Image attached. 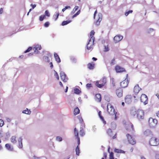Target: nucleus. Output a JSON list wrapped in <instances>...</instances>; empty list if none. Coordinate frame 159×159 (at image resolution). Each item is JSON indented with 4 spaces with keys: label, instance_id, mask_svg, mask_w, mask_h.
I'll return each instance as SVG.
<instances>
[{
    "label": "nucleus",
    "instance_id": "5701e85b",
    "mask_svg": "<svg viewBox=\"0 0 159 159\" xmlns=\"http://www.w3.org/2000/svg\"><path fill=\"white\" fill-rule=\"evenodd\" d=\"M41 48H42L40 45H37L33 48V49L34 51V52L38 53L39 52L38 50H40Z\"/></svg>",
    "mask_w": 159,
    "mask_h": 159
},
{
    "label": "nucleus",
    "instance_id": "052dcab7",
    "mask_svg": "<svg viewBox=\"0 0 159 159\" xmlns=\"http://www.w3.org/2000/svg\"><path fill=\"white\" fill-rule=\"evenodd\" d=\"M140 159H146V158L143 156H141L140 157Z\"/></svg>",
    "mask_w": 159,
    "mask_h": 159
},
{
    "label": "nucleus",
    "instance_id": "603ef678",
    "mask_svg": "<svg viewBox=\"0 0 159 159\" xmlns=\"http://www.w3.org/2000/svg\"><path fill=\"white\" fill-rule=\"evenodd\" d=\"M45 16H47L49 17L50 16V14L49 13L48 11L47 10H46L45 11Z\"/></svg>",
    "mask_w": 159,
    "mask_h": 159
},
{
    "label": "nucleus",
    "instance_id": "338daca9",
    "mask_svg": "<svg viewBox=\"0 0 159 159\" xmlns=\"http://www.w3.org/2000/svg\"><path fill=\"white\" fill-rule=\"evenodd\" d=\"M156 96H157L158 98L159 99V94L158 93H157L156 94Z\"/></svg>",
    "mask_w": 159,
    "mask_h": 159
},
{
    "label": "nucleus",
    "instance_id": "bb28decb",
    "mask_svg": "<svg viewBox=\"0 0 159 159\" xmlns=\"http://www.w3.org/2000/svg\"><path fill=\"white\" fill-rule=\"evenodd\" d=\"M80 112L79 109L78 107H76L74 109V114L75 115H76L79 114Z\"/></svg>",
    "mask_w": 159,
    "mask_h": 159
},
{
    "label": "nucleus",
    "instance_id": "a18cd8bd",
    "mask_svg": "<svg viewBox=\"0 0 159 159\" xmlns=\"http://www.w3.org/2000/svg\"><path fill=\"white\" fill-rule=\"evenodd\" d=\"M115 58L113 59L110 63V64L111 65H114L115 64Z\"/></svg>",
    "mask_w": 159,
    "mask_h": 159
},
{
    "label": "nucleus",
    "instance_id": "423d86ee",
    "mask_svg": "<svg viewBox=\"0 0 159 159\" xmlns=\"http://www.w3.org/2000/svg\"><path fill=\"white\" fill-rule=\"evenodd\" d=\"M106 82V79L105 78H103L100 80L96 81L95 84L98 88H101L104 86Z\"/></svg>",
    "mask_w": 159,
    "mask_h": 159
},
{
    "label": "nucleus",
    "instance_id": "0e129e2a",
    "mask_svg": "<svg viewBox=\"0 0 159 159\" xmlns=\"http://www.w3.org/2000/svg\"><path fill=\"white\" fill-rule=\"evenodd\" d=\"M50 67L51 68H52L53 67V64L52 62H51L50 63Z\"/></svg>",
    "mask_w": 159,
    "mask_h": 159
},
{
    "label": "nucleus",
    "instance_id": "72a5a7b5",
    "mask_svg": "<svg viewBox=\"0 0 159 159\" xmlns=\"http://www.w3.org/2000/svg\"><path fill=\"white\" fill-rule=\"evenodd\" d=\"M59 15V13L58 12L56 14H54L53 15V18L55 20H56L58 18V16Z\"/></svg>",
    "mask_w": 159,
    "mask_h": 159
},
{
    "label": "nucleus",
    "instance_id": "13d9d810",
    "mask_svg": "<svg viewBox=\"0 0 159 159\" xmlns=\"http://www.w3.org/2000/svg\"><path fill=\"white\" fill-rule=\"evenodd\" d=\"M30 6L32 7V9H34L36 7V5L35 4L33 5L32 4H31Z\"/></svg>",
    "mask_w": 159,
    "mask_h": 159
},
{
    "label": "nucleus",
    "instance_id": "de8ad7c7",
    "mask_svg": "<svg viewBox=\"0 0 159 159\" xmlns=\"http://www.w3.org/2000/svg\"><path fill=\"white\" fill-rule=\"evenodd\" d=\"M49 25V23L48 22H46L44 24V26L45 27H48Z\"/></svg>",
    "mask_w": 159,
    "mask_h": 159
},
{
    "label": "nucleus",
    "instance_id": "e2e57ef3",
    "mask_svg": "<svg viewBox=\"0 0 159 159\" xmlns=\"http://www.w3.org/2000/svg\"><path fill=\"white\" fill-rule=\"evenodd\" d=\"M3 12V9L1 8L0 9V14H2Z\"/></svg>",
    "mask_w": 159,
    "mask_h": 159
},
{
    "label": "nucleus",
    "instance_id": "2eb2a0df",
    "mask_svg": "<svg viewBox=\"0 0 159 159\" xmlns=\"http://www.w3.org/2000/svg\"><path fill=\"white\" fill-rule=\"evenodd\" d=\"M122 36L120 35H117L114 38V40L115 43H117L120 42L123 39Z\"/></svg>",
    "mask_w": 159,
    "mask_h": 159
},
{
    "label": "nucleus",
    "instance_id": "393cba45",
    "mask_svg": "<svg viewBox=\"0 0 159 159\" xmlns=\"http://www.w3.org/2000/svg\"><path fill=\"white\" fill-rule=\"evenodd\" d=\"M114 152H116L119 153H123L125 154V152L124 151L121 150L120 149H118L117 148H115L114 149Z\"/></svg>",
    "mask_w": 159,
    "mask_h": 159
},
{
    "label": "nucleus",
    "instance_id": "b1692460",
    "mask_svg": "<svg viewBox=\"0 0 159 159\" xmlns=\"http://www.w3.org/2000/svg\"><path fill=\"white\" fill-rule=\"evenodd\" d=\"M54 55L56 61L58 63H60L61 62V60L59 56L56 53H54Z\"/></svg>",
    "mask_w": 159,
    "mask_h": 159
},
{
    "label": "nucleus",
    "instance_id": "4468645a",
    "mask_svg": "<svg viewBox=\"0 0 159 159\" xmlns=\"http://www.w3.org/2000/svg\"><path fill=\"white\" fill-rule=\"evenodd\" d=\"M129 83V81L128 80H125L120 83V85L121 88H125L126 87Z\"/></svg>",
    "mask_w": 159,
    "mask_h": 159
},
{
    "label": "nucleus",
    "instance_id": "ea45409f",
    "mask_svg": "<svg viewBox=\"0 0 159 159\" xmlns=\"http://www.w3.org/2000/svg\"><path fill=\"white\" fill-rule=\"evenodd\" d=\"M45 18V15H41L39 17V20L40 21H42Z\"/></svg>",
    "mask_w": 159,
    "mask_h": 159
},
{
    "label": "nucleus",
    "instance_id": "ddd939ff",
    "mask_svg": "<svg viewBox=\"0 0 159 159\" xmlns=\"http://www.w3.org/2000/svg\"><path fill=\"white\" fill-rule=\"evenodd\" d=\"M115 69L116 72L117 73H120L125 71V69L119 66H116L115 67Z\"/></svg>",
    "mask_w": 159,
    "mask_h": 159
},
{
    "label": "nucleus",
    "instance_id": "9b49d317",
    "mask_svg": "<svg viewBox=\"0 0 159 159\" xmlns=\"http://www.w3.org/2000/svg\"><path fill=\"white\" fill-rule=\"evenodd\" d=\"M132 97L130 95H127L125 97V101L126 103L128 104L130 103L132 101Z\"/></svg>",
    "mask_w": 159,
    "mask_h": 159
},
{
    "label": "nucleus",
    "instance_id": "7c9ffc66",
    "mask_svg": "<svg viewBox=\"0 0 159 159\" xmlns=\"http://www.w3.org/2000/svg\"><path fill=\"white\" fill-rule=\"evenodd\" d=\"M85 134V133L84 132V130L83 129H80V135L81 136V137H83Z\"/></svg>",
    "mask_w": 159,
    "mask_h": 159
},
{
    "label": "nucleus",
    "instance_id": "f8f14e48",
    "mask_svg": "<svg viewBox=\"0 0 159 159\" xmlns=\"http://www.w3.org/2000/svg\"><path fill=\"white\" fill-rule=\"evenodd\" d=\"M116 93L118 97L120 98L123 96V90L121 88H119L116 89Z\"/></svg>",
    "mask_w": 159,
    "mask_h": 159
},
{
    "label": "nucleus",
    "instance_id": "c9c22d12",
    "mask_svg": "<svg viewBox=\"0 0 159 159\" xmlns=\"http://www.w3.org/2000/svg\"><path fill=\"white\" fill-rule=\"evenodd\" d=\"M80 10H79L76 13H75L74 15H73L72 16V18H73L74 17H76L77 16H78V15L80 14Z\"/></svg>",
    "mask_w": 159,
    "mask_h": 159
},
{
    "label": "nucleus",
    "instance_id": "8fccbe9b",
    "mask_svg": "<svg viewBox=\"0 0 159 159\" xmlns=\"http://www.w3.org/2000/svg\"><path fill=\"white\" fill-rule=\"evenodd\" d=\"M70 6H66L64 8L62 9V11L63 12H64L66 9H70Z\"/></svg>",
    "mask_w": 159,
    "mask_h": 159
},
{
    "label": "nucleus",
    "instance_id": "864d4df0",
    "mask_svg": "<svg viewBox=\"0 0 159 159\" xmlns=\"http://www.w3.org/2000/svg\"><path fill=\"white\" fill-rule=\"evenodd\" d=\"M54 75L57 78V80H59V75H58L57 73L55 71V73L54 74Z\"/></svg>",
    "mask_w": 159,
    "mask_h": 159
},
{
    "label": "nucleus",
    "instance_id": "774afa93",
    "mask_svg": "<svg viewBox=\"0 0 159 159\" xmlns=\"http://www.w3.org/2000/svg\"><path fill=\"white\" fill-rule=\"evenodd\" d=\"M68 89V87L67 86H66V89L65 90V92L66 93L67 92Z\"/></svg>",
    "mask_w": 159,
    "mask_h": 159
},
{
    "label": "nucleus",
    "instance_id": "c756f323",
    "mask_svg": "<svg viewBox=\"0 0 159 159\" xmlns=\"http://www.w3.org/2000/svg\"><path fill=\"white\" fill-rule=\"evenodd\" d=\"M22 113L26 114H30L31 111L30 110H29L27 108H26V110L23 111Z\"/></svg>",
    "mask_w": 159,
    "mask_h": 159
},
{
    "label": "nucleus",
    "instance_id": "f3484780",
    "mask_svg": "<svg viewBox=\"0 0 159 159\" xmlns=\"http://www.w3.org/2000/svg\"><path fill=\"white\" fill-rule=\"evenodd\" d=\"M141 90V88L139 87L138 84H136L134 87V92L136 94H137L140 90Z\"/></svg>",
    "mask_w": 159,
    "mask_h": 159
},
{
    "label": "nucleus",
    "instance_id": "1a4fd4ad",
    "mask_svg": "<svg viewBox=\"0 0 159 159\" xmlns=\"http://www.w3.org/2000/svg\"><path fill=\"white\" fill-rule=\"evenodd\" d=\"M106 133L109 137H111L112 139H114L116 138V133L114 135H113L112 131L110 128L107 130Z\"/></svg>",
    "mask_w": 159,
    "mask_h": 159
},
{
    "label": "nucleus",
    "instance_id": "cd10ccee",
    "mask_svg": "<svg viewBox=\"0 0 159 159\" xmlns=\"http://www.w3.org/2000/svg\"><path fill=\"white\" fill-rule=\"evenodd\" d=\"M94 39H93V37L90 38L88 43L90 44L91 45H93L94 44Z\"/></svg>",
    "mask_w": 159,
    "mask_h": 159
},
{
    "label": "nucleus",
    "instance_id": "5fc2aeb1",
    "mask_svg": "<svg viewBox=\"0 0 159 159\" xmlns=\"http://www.w3.org/2000/svg\"><path fill=\"white\" fill-rule=\"evenodd\" d=\"M87 88L89 89L92 87V84H87L86 85Z\"/></svg>",
    "mask_w": 159,
    "mask_h": 159
},
{
    "label": "nucleus",
    "instance_id": "39448f33",
    "mask_svg": "<svg viewBox=\"0 0 159 159\" xmlns=\"http://www.w3.org/2000/svg\"><path fill=\"white\" fill-rule=\"evenodd\" d=\"M125 129L127 132L131 134L134 132L133 125L131 122L128 123L125 125Z\"/></svg>",
    "mask_w": 159,
    "mask_h": 159
},
{
    "label": "nucleus",
    "instance_id": "6ab92c4d",
    "mask_svg": "<svg viewBox=\"0 0 159 159\" xmlns=\"http://www.w3.org/2000/svg\"><path fill=\"white\" fill-rule=\"evenodd\" d=\"M95 100L98 102H100L102 100L101 95L100 93L96 94L95 97Z\"/></svg>",
    "mask_w": 159,
    "mask_h": 159
},
{
    "label": "nucleus",
    "instance_id": "79ce46f5",
    "mask_svg": "<svg viewBox=\"0 0 159 159\" xmlns=\"http://www.w3.org/2000/svg\"><path fill=\"white\" fill-rule=\"evenodd\" d=\"M78 8H79L78 6H75L74 7V9H73L72 12L73 13H74L76 11L78 10Z\"/></svg>",
    "mask_w": 159,
    "mask_h": 159
},
{
    "label": "nucleus",
    "instance_id": "4d7b16f0",
    "mask_svg": "<svg viewBox=\"0 0 159 159\" xmlns=\"http://www.w3.org/2000/svg\"><path fill=\"white\" fill-rule=\"evenodd\" d=\"M107 157V154L106 152H104L103 153V157L104 159H106Z\"/></svg>",
    "mask_w": 159,
    "mask_h": 159
},
{
    "label": "nucleus",
    "instance_id": "9d476101",
    "mask_svg": "<svg viewBox=\"0 0 159 159\" xmlns=\"http://www.w3.org/2000/svg\"><path fill=\"white\" fill-rule=\"evenodd\" d=\"M140 100L141 102L143 103L145 105L148 103V98L146 95L142 94L140 97Z\"/></svg>",
    "mask_w": 159,
    "mask_h": 159
},
{
    "label": "nucleus",
    "instance_id": "58836bf2",
    "mask_svg": "<svg viewBox=\"0 0 159 159\" xmlns=\"http://www.w3.org/2000/svg\"><path fill=\"white\" fill-rule=\"evenodd\" d=\"M109 159H114V153L112 152H110V154L109 155Z\"/></svg>",
    "mask_w": 159,
    "mask_h": 159
},
{
    "label": "nucleus",
    "instance_id": "4c0bfd02",
    "mask_svg": "<svg viewBox=\"0 0 159 159\" xmlns=\"http://www.w3.org/2000/svg\"><path fill=\"white\" fill-rule=\"evenodd\" d=\"M74 93L76 94H79L80 93V91L77 88H75L74 89Z\"/></svg>",
    "mask_w": 159,
    "mask_h": 159
},
{
    "label": "nucleus",
    "instance_id": "473e14b6",
    "mask_svg": "<svg viewBox=\"0 0 159 159\" xmlns=\"http://www.w3.org/2000/svg\"><path fill=\"white\" fill-rule=\"evenodd\" d=\"M16 136H12L11 139V142L13 143H16Z\"/></svg>",
    "mask_w": 159,
    "mask_h": 159
},
{
    "label": "nucleus",
    "instance_id": "69168bd1",
    "mask_svg": "<svg viewBox=\"0 0 159 159\" xmlns=\"http://www.w3.org/2000/svg\"><path fill=\"white\" fill-rule=\"evenodd\" d=\"M156 159H159V155H157L156 156Z\"/></svg>",
    "mask_w": 159,
    "mask_h": 159
},
{
    "label": "nucleus",
    "instance_id": "20e7f679",
    "mask_svg": "<svg viewBox=\"0 0 159 159\" xmlns=\"http://www.w3.org/2000/svg\"><path fill=\"white\" fill-rule=\"evenodd\" d=\"M149 144L151 146H157L159 144V139L155 136L152 137L149 139Z\"/></svg>",
    "mask_w": 159,
    "mask_h": 159
},
{
    "label": "nucleus",
    "instance_id": "0eeeda50",
    "mask_svg": "<svg viewBox=\"0 0 159 159\" xmlns=\"http://www.w3.org/2000/svg\"><path fill=\"white\" fill-rule=\"evenodd\" d=\"M128 141L129 143L132 145H134L136 143L135 139L130 134H127L126 135Z\"/></svg>",
    "mask_w": 159,
    "mask_h": 159
},
{
    "label": "nucleus",
    "instance_id": "aec40b11",
    "mask_svg": "<svg viewBox=\"0 0 159 159\" xmlns=\"http://www.w3.org/2000/svg\"><path fill=\"white\" fill-rule=\"evenodd\" d=\"M143 135L145 137H149L152 135V132L149 130H146L143 132Z\"/></svg>",
    "mask_w": 159,
    "mask_h": 159
},
{
    "label": "nucleus",
    "instance_id": "412c9836",
    "mask_svg": "<svg viewBox=\"0 0 159 159\" xmlns=\"http://www.w3.org/2000/svg\"><path fill=\"white\" fill-rule=\"evenodd\" d=\"M97 19H98L96 21L95 24L96 25H98L100 24V22L102 20V15L99 14L98 15V17Z\"/></svg>",
    "mask_w": 159,
    "mask_h": 159
},
{
    "label": "nucleus",
    "instance_id": "a19ab883",
    "mask_svg": "<svg viewBox=\"0 0 159 159\" xmlns=\"http://www.w3.org/2000/svg\"><path fill=\"white\" fill-rule=\"evenodd\" d=\"M109 50L108 45L105 46L104 47V52H107Z\"/></svg>",
    "mask_w": 159,
    "mask_h": 159
},
{
    "label": "nucleus",
    "instance_id": "a211bd4d",
    "mask_svg": "<svg viewBox=\"0 0 159 159\" xmlns=\"http://www.w3.org/2000/svg\"><path fill=\"white\" fill-rule=\"evenodd\" d=\"M95 64L93 62L89 63L87 65L88 68L90 70H93L94 69L95 67Z\"/></svg>",
    "mask_w": 159,
    "mask_h": 159
},
{
    "label": "nucleus",
    "instance_id": "09e8293b",
    "mask_svg": "<svg viewBox=\"0 0 159 159\" xmlns=\"http://www.w3.org/2000/svg\"><path fill=\"white\" fill-rule=\"evenodd\" d=\"M32 48L31 47H29L24 52L25 53L30 52L32 49Z\"/></svg>",
    "mask_w": 159,
    "mask_h": 159
},
{
    "label": "nucleus",
    "instance_id": "f03ea898",
    "mask_svg": "<svg viewBox=\"0 0 159 159\" xmlns=\"http://www.w3.org/2000/svg\"><path fill=\"white\" fill-rule=\"evenodd\" d=\"M132 115H136L138 119L139 120H142L144 119V111L140 109H138L134 112H132Z\"/></svg>",
    "mask_w": 159,
    "mask_h": 159
},
{
    "label": "nucleus",
    "instance_id": "f704fd0d",
    "mask_svg": "<svg viewBox=\"0 0 159 159\" xmlns=\"http://www.w3.org/2000/svg\"><path fill=\"white\" fill-rule=\"evenodd\" d=\"M70 22V20L64 21L62 23L61 25L63 26L66 25L67 24L69 23Z\"/></svg>",
    "mask_w": 159,
    "mask_h": 159
},
{
    "label": "nucleus",
    "instance_id": "f257e3e1",
    "mask_svg": "<svg viewBox=\"0 0 159 159\" xmlns=\"http://www.w3.org/2000/svg\"><path fill=\"white\" fill-rule=\"evenodd\" d=\"M74 135L75 139L77 140L78 145L75 148V152L77 155H79L80 153V148L79 147L80 143V138L79 136V134L76 128L74 129Z\"/></svg>",
    "mask_w": 159,
    "mask_h": 159
},
{
    "label": "nucleus",
    "instance_id": "49530a36",
    "mask_svg": "<svg viewBox=\"0 0 159 159\" xmlns=\"http://www.w3.org/2000/svg\"><path fill=\"white\" fill-rule=\"evenodd\" d=\"M132 10H129L127 12H126L125 13V16H127L129 14L132 13Z\"/></svg>",
    "mask_w": 159,
    "mask_h": 159
},
{
    "label": "nucleus",
    "instance_id": "c85d7f7f",
    "mask_svg": "<svg viewBox=\"0 0 159 159\" xmlns=\"http://www.w3.org/2000/svg\"><path fill=\"white\" fill-rule=\"evenodd\" d=\"M93 45H91L90 44L88 43L87 45V48L88 50H92L93 49Z\"/></svg>",
    "mask_w": 159,
    "mask_h": 159
},
{
    "label": "nucleus",
    "instance_id": "a878e982",
    "mask_svg": "<svg viewBox=\"0 0 159 159\" xmlns=\"http://www.w3.org/2000/svg\"><path fill=\"white\" fill-rule=\"evenodd\" d=\"M5 147L6 148L9 150L12 151L13 149V148L9 144H6L5 145Z\"/></svg>",
    "mask_w": 159,
    "mask_h": 159
},
{
    "label": "nucleus",
    "instance_id": "6e6d98bb",
    "mask_svg": "<svg viewBox=\"0 0 159 159\" xmlns=\"http://www.w3.org/2000/svg\"><path fill=\"white\" fill-rule=\"evenodd\" d=\"M79 119L80 121V122L82 123L83 122V120L82 118L81 117H79Z\"/></svg>",
    "mask_w": 159,
    "mask_h": 159
},
{
    "label": "nucleus",
    "instance_id": "bf43d9fd",
    "mask_svg": "<svg viewBox=\"0 0 159 159\" xmlns=\"http://www.w3.org/2000/svg\"><path fill=\"white\" fill-rule=\"evenodd\" d=\"M97 10H96L95 11L94 13V19H95V15L97 14Z\"/></svg>",
    "mask_w": 159,
    "mask_h": 159
},
{
    "label": "nucleus",
    "instance_id": "c03bdc74",
    "mask_svg": "<svg viewBox=\"0 0 159 159\" xmlns=\"http://www.w3.org/2000/svg\"><path fill=\"white\" fill-rule=\"evenodd\" d=\"M22 139H21V138H20L18 140L19 141V142L20 143V142H21V144L20 145H19L20 146V148H22Z\"/></svg>",
    "mask_w": 159,
    "mask_h": 159
},
{
    "label": "nucleus",
    "instance_id": "dca6fc26",
    "mask_svg": "<svg viewBox=\"0 0 159 159\" xmlns=\"http://www.w3.org/2000/svg\"><path fill=\"white\" fill-rule=\"evenodd\" d=\"M61 79L64 82H67L68 79L66 77V74L63 72H61L60 74Z\"/></svg>",
    "mask_w": 159,
    "mask_h": 159
},
{
    "label": "nucleus",
    "instance_id": "37998d69",
    "mask_svg": "<svg viewBox=\"0 0 159 159\" xmlns=\"http://www.w3.org/2000/svg\"><path fill=\"white\" fill-rule=\"evenodd\" d=\"M56 140L59 142L61 141L62 140L61 137L59 136H57L56 137Z\"/></svg>",
    "mask_w": 159,
    "mask_h": 159
},
{
    "label": "nucleus",
    "instance_id": "3c124183",
    "mask_svg": "<svg viewBox=\"0 0 159 159\" xmlns=\"http://www.w3.org/2000/svg\"><path fill=\"white\" fill-rule=\"evenodd\" d=\"M4 125V122L2 120L0 119V126L2 127Z\"/></svg>",
    "mask_w": 159,
    "mask_h": 159
},
{
    "label": "nucleus",
    "instance_id": "680f3d73",
    "mask_svg": "<svg viewBox=\"0 0 159 159\" xmlns=\"http://www.w3.org/2000/svg\"><path fill=\"white\" fill-rule=\"evenodd\" d=\"M156 116L158 117H159V111L156 113Z\"/></svg>",
    "mask_w": 159,
    "mask_h": 159
},
{
    "label": "nucleus",
    "instance_id": "e433bc0d",
    "mask_svg": "<svg viewBox=\"0 0 159 159\" xmlns=\"http://www.w3.org/2000/svg\"><path fill=\"white\" fill-rule=\"evenodd\" d=\"M94 34H95L94 31L93 30H92L91 31L90 34V38L93 37V39H95L94 37L93 36L94 35Z\"/></svg>",
    "mask_w": 159,
    "mask_h": 159
},
{
    "label": "nucleus",
    "instance_id": "6e6552de",
    "mask_svg": "<svg viewBox=\"0 0 159 159\" xmlns=\"http://www.w3.org/2000/svg\"><path fill=\"white\" fill-rule=\"evenodd\" d=\"M148 123L150 127L153 128L155 127L157 125V121L156 119H153L152 118H149L148 120Z\"/></svg>",
    "mask_w": 159,
    "mask_h": 159
},
{
    "label": "nucleus",
    "instance_id": "7ed1b4c3",
    "mask_svg": "<svg viewBox=\"0 0 159 159\" xmlns=\"http://www.w3.org/2000/svg\"><path fill=\"white\" fill-rule=\"evenodd\" d=\"M107 111L108 113L110 115H115V120L117 119V117L116 116V112L115 110L113 107L112 105L108 103L107 105Z\"/></svg>",
    "mask_w": 159,
    "mask_h": 159
},
{
    "label": "nucleus",
    "instance_id": "2f4dec72",
    "mask_svg": "<svg viewBox=\"0 0 159 159\" xmlns=\"http://www.w3.org/2000/svg\"><path fill=\"white\" fill-rule=\"evenodd\" d=\"M111 127L112 129H115L116 128V125L115 123L112 122L111 124Z\"/></svg>",
    "mask_w": 159,
    "mask_h": 159
},
{
    "label": "nucleus",
    "instance_id": "4be33fe9",
    "mask_svg": "<svg viewBox=\"0 0 159 159\" xmlns=\"http://www.w3.org/2000/svg\"><path fill=\"white\" fill-rule=\"evenodd\" d=\"M98 115L99 118L101 119V120L102 121L103 124L104 125H105L106 124V122L104 120L103 117L102 116V112L101 111H99L98 112Z\"/></svg>",
    "mask_w": 159,
    "mask_h": 159
}]
</instances>
